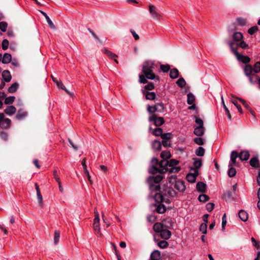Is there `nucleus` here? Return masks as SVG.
Returning <instances> with one entry per match:
<instances>
[{
  "label": "nucleus",
  "instance_id": "obj_1",
  "mask_svg": "<svg viewBox=\"0 0 260 260\" xmlns=\"http://www.w3.org/2000/svg\"><path fill=\"white\" fill-rule=\"evenodd\" d=\"M163 173H160L159 174L154 177H149L148 182L149 184L150 189L152 191H158L160 189L159 182L163 179Z\"/></svg>",
  "mask_w": 260,
  "mask_h": 260
},
{
  "label": "nucleus",
  "instance_id": "obj_2",
  "mask_svg": "<svg viewBox=\"0 0 260 260\" xmlns=\"http://www.w3.org/2000/svg\"><path fill=\"white\" fill-rule=\"evenodd\" d=\"M158 167L152 166L149 169V173L150 174H155L157 172L165 173L169 171V161L167 159L161 160L158 164Z\"/></svg>",
  "mask_w": 260,
  "mask_h": 260
},
{
  "label": "nucleus",
  "instance_id": "obj_3",
  "mask_svg": "<svg viewBox=\"0 0 260 260\" xmlns=\"http://www.w3.org/2000/svg\"><path fill=\"white\" fill-rule=\"evenodd\" d=\"M227 44L229 45L232 52L236 56L237 59L244 63H247L250 61V59L247 56H244L238 52L237 47H234V43L233 41L227 40Z\"/></svg>",
  "mask_w": 260,
  "mask_h": 260
},
{
  "label": "nucleus",
  "instance_id": "obj_4",
  "mask_svg": "<svg viewBox=\"0 0 260 260\" xmlns=\"http://www.w3.org/2000/svg\"><path fill=\"white\" fill-rule=\"evenodd\" d=\"M244 70L245 75L248 77L249 81L251 84H254L257 82L258 76L253 73L252 67L251 65H246Z\"/></svg>",
  "mask_w": 260,
  "mask_h": 260
},
{
  "label": "nucleus",
  "instance_id": "obj_5",
  "mask_svg": "<svg viewBox=\"0 0 260 260\" xmlns=\"http://www.w3.org/2000/svg\"><path fill=\"white\" fill-rule=\"evenodd\" d=\"M154 69H152L149 70L148 72H147L146 73L143 75H139V82L141 83H147V80H153L155 78L156 75L154 73Z\"/></svg>",
  "mask_w": 260,
  "mask_h": 260
},
{
  "label": "nucleus",
  "instance_id": "obj_6",
  "mask_svg": "<svg viewBox=\"0 0 260 260\" xmlns=\"http://www.w3.org/2000/svg\"><path fill=\"white\" fill-rule=\"evenodd\" d=\"M178 161L175 159H172L169 161V168L170 172H178L180 170L179 167H177L178 164Z\"/></svg>",
  "mask_w": 260,
  "mask_h": 260
},
{
  "label": "nucleus",
  "instance_id": "obj_7",
  "mask_svg": "<svg viewBox=\"0 0 260 260\" xmlns=\"http://www.w3.org/2000/svg\"><path fill=\"white\" fill-rule=\"evenodd\" d=\"M149 120L150 121H153L154 122V124L156 126H161L165 122L164 119L162 117H157L155 115H152L150 116L149 117Z\"/></svg>",
  "mask_w": 260,
  "mask_h": 260
},
{
  "label": "nucleus",
  "instance_id": "obj_8",
  "mask_svg": "<svg viewBox=\"0 0 260 260\" xmlns=\"http://www.w3.org/2000/svg\"><path fill=\"white\" fill-rule=\"evenodd\" d=\"M154 63L150 60L146 61L142 66V72L144 75L152 69H155Z\"/></svg>",
  "mask_w": 260,
  "mask_h": 260
},
{
  "label": "nucleus",
  "instance_id": "obj_9",
  "mask_svg": "<svg viewBox=\"0 0 260 260\" xmlns=\"http://www.w3.org/2000/svg\"><path fill=\"white\" fill-rule=\"evenodd\" d=\"M149 12L150 13L151 16L154 19L159 20L161 19V15L159 13H158L155 6L152 5L149 6Z\"/></svg>",
  "mask_w": 260,
  "mask_h": 260
},
{
  "label": "nucleus",
  "instance_id": "obj_10",
  "mask_svg": "<svg viewBox=\"0 0 260 260\" xmlns=\"http://www.w3.org/2000/svg\"><path fill=\"white\" fill-rule=\"evenodd\" d=\"M238 156V153L236 151H232L231 152L229 166H237L236 159L239 157Z\"/></svg>",
  "mask_w": 260,
  "mask_h": 260
},
{
  "label": "nucleus",
  "instance_id": "obj_11",
  "mask_svg": "<svg viewBox=\"0 0 260 260\" xmlns=\"http://www.w3.org/2000/svg\"><path fill=\"white\" fill-rule=\"evenodd\" d=\"M232 38L233 39V40H229L233 41L235 45H236V43H238L243 40V34L240 32H236L233 34ZM227 40H226L225 42H226ZM226 43H227V42Z\"/></svg>",
  "mask_w": 260,
  "mask_h": 260
},
{
  "label": "nucleus",
  "instance_id": "obj_12",
  "mask_svg": "<svg viewBox=\"0 0 260 260\" xmlns=\"http://www.w3.org/2000/svg\"><path fill=\"white\" fill-rule=\"evenodd\" d=\"M100 220V217H98V215L94 217L93 223V226L96 234L101 235Z\"/></svg>",
  "mask_w": 260,
  "mask_h": 260
},
{
  "label": "nucleus",
  "instance_id": "obj_13",
  "mask_svg": "<svg viewBox=\"0 0 260 260\" xmlns=\"http://www.w3.org/2000/svg\"><path fill=\"white\" fill-rule=\"evenodd\" d=\"M158 107H160L161 110L164 109V105L162 103H158L153 106L148 105L147 107V111L150 113H154L157 111H160L161 110H158Z\"/></svg>",
  "mask_w": 260,
  "mask_h": 260
},
{
  "label": "nucleus",
  "instance_id": "obj_14",
  "mask_svg": "<svg viewBox=\"0 0 260 260\" xmlns=\"http://www.w3.org/2000/svg\"><path fill=\"white\" fill-rule=\"evenodd\" d=\"M174 187L176 189L180 192H183L185 190L186 187L184 182L182 181H176L174 185Z\"/></svg>",
  "mask_w": 260,
  "mask_h": 260
},
{
  "label": "nucleus",
  "instance_id": "obj_15",
  "mask_svg": "<svg viewBox=\"0 0 260 260\" xmlns=\"http://www.w3.org/2000/svg\"><path fill=\"white\" fill-rule=\"evenodd\" d=\"M193 173H189L186 176V180L190 183H193L196 181L197 177L198 176L199 173L198 171L194 170Z\"/></svg>",
  "mask_w": 260,
  "mask_h": 260
},
{
  "label": "nucleus",
  "instance_id": "obj_16",
  "mask_svg": "<svg viewBox=\"0 0 260 260\" xmlns=\"http://www.w3.org/2000/svg\"><path fill=\"white\" fill-rule=\"evenodd\" d=\"M250 165L255 168H260V163L257 156L252 157L249 161Z\"/></svg>",
  "mask_w": 260,
  "mask_h": 260
},
{
  "label": "nucleus",
  "instance_id": "obj_17",
  "mask_svg": "<svg viewBox=\"0 0 260 260\" xmlns=\"http://www.w3.org/2000/svg\"><path fill=\"white\" fill-rule=\"evenodd\" d=\"M166 196H167L166 192H164L163 190H160V192L155 193L154 196V199L156 202L160 203L164 200V197Z\"/></svg>",
  "mask_w": 260,
  "mask_h": 260
},
{
  "label": "nucleus",
  "instance_id": "obj_18",
  "mask_svg": "<svg viewBox=\"0 0 260 260\" xmlns=\"http://www.w3.org/2000/svg\"><path fill=\"white\" fill-rule=\"evenodd\" d=\"M11 124V121L10 119L8 118H4L0 122V127L3 129H8L10 127Z\"/></svg>",
  "mask_w": 260,
  "mask_h": 260
},
{
  "label": "nucleus",
  "instance_id": "obj_19",
  "mask_svg": "<svg viewBox=\"0 0 260 260\" xmlns=\"http://www.w3.org/2000/svg\"><path fill=\"white\" fill-rule=\"evenodd\" d=\"M172 235L171 232L167 229H163L159 233V236L162 239L165 240H168L170 238Z\"/></svg>",
  "mask_w": 260,
  "mask_h": 260
},
{
  "label": "nucleus",
  "instance_id": "obj_20",
  "mask_svg": "<svg viewBox=\"0 0 260 260\" xmlns=\"http://www.w3.org/2000/svg\"><path fill=\"white\" fill-rule=\"evenodd\" d=\"M238 157L242 161H246L247 160L250 156V154L248 151L243 150L240 152V153H238Z\"/></svg>",
  "mask_w": 260,
  "mask_h": 260
},
{
  "label": "nucleus",
  "instance_id": "obj_21",
  "mask_svg": "<svg viewBox=\"0 0 260 260\" xmlns=\"http://www.w3.org/2000/svg\"><path fill=\"white\" fill-rule=\"evenodd\" d=\"M27 115V113L23 109H19L17 114L16 115V118L18 120H21L26 117Z\"/></svg>",
  "mask_w": 260,
  "mask_h": 260
},
{
  "label": "nucleus",
  "instance_id": "obj_22",
  "mask_svg": "<svg viewBox=\"0 0 260 260\" xmlns=\"http://www.w3.org/2000/svg\"><path fill=\"white\" fill-rule=\"evenodd\" d=\"M35 187H36L37 198H38V201L39 205L40 207H42L43 206V198L41 195L40 189L39 188V186L38 185V184L37 183H35Z\"/></svg>",
  "mask_w": 260,
  "mask_h": 260
},
{
  "label": "nucleus",
  "instance_id": "obj_23",
  "mask_svg": "<svg viewBox=\"0 0 260 260\" xmlns=\"http://www.w3.org/2000/svg\"><path fill=\"white\" fill-rule=\"evenodd\" d=\"M205 127L197 126L194 129L193 133L198 137L202 136L205 133Z\"/></svg>",
  "mask_w": 260,
  "mask_h": 260
},
{
  "label": "nucleus",
  "instance_id": "obj_24",
  "mask_svg": "<svg viewBox=\"0 0 260 260\" xmlns=\"http://www.w3.org/2000/svg\"><path fill=\"white\" fill-rule=\"evenodd\" d=\"M196 188L198 191L204 192L206 190V184L203 182H199L197 184Z\"/></svg>",
  "mask_w": 260,
  "mask_h": 260
},
{
  "label": "nucleus",
  "instance_id": "obj_25",
  "mask_svg": "<svg viewBox=\"0 0 260 260\" xmlns=\"http://www.w3.org/2000/svg\"><path fill=\"white\" fill-rule=\"evenodd\" d=\"M4 112L7 115L11 116L16 112V108L13 106H9L5 109Z\"/></svg>",
  "mask_w": 260,
  "mask_h": 260
},
{
  "label": "nucleus",
  "instance_id": "obj_26",
  "mask_svg": "<svg viewBox=\"0 0 260 260\" xmlns=\"http://www.w3.org/2000/svg\"><path fill=\"white\" fill-rule=\"evenodd\" d=\"M2 77L4 81L7 82H10L12 79L10 72L8 70H5L3 72Z\"/></svg>",
  "mask_w": 260,
  "mask_h": 260
},
{
  "label": "nucleus",
  "instance_id": "obj_27",
  "mask_svg": "<svg viewBox=\"0 0 260 260\" xmlns=\"http://www.w3.org/2000/svg\"><path fill=\"white\" fill-rule=\"evenodd\" d=\"M153 228L155 232L160 233L164 229V226L161 222H156L153 225Z\"/></svg>",
  "mask_w": 260,
  "mask_h": 260
},
{
  "label": "nucleus",
  "instance_id": "obj_28",
  "mask_svg": "<svg viewBox=\"0 0 260 260\" xmlns=\"http://www.w3.org/2000/svg\"><path fill=\"white\" fill-rule=\"evenodd\" d=\"M202 165V159L201 158L198 159L196 158H193V166L194 169L191 168V170L194 171V170H198L201 168Z\"/></svg>",
  "mask_w": 260,
  "mask_h": 260
},
{
  "label": "nucleus",
  "instance_id": "obj_29",
  "mask_svg": "<svg viewBox=\"0 0 260 260\" xmlns=\"http://www.w3.org/2000/svg\"><path fill=\"white\" fill-rule=\"evenodd\" d=\"M12 59V56L10 54L5 53L3 56H2V61L3 63L6 64L11 62Z\"/></svg>",
  "mask_w": 260,
  "mask_h": 260
},
{
  "label": "nucleus",
  "instance_id": "obj_30",
  "mask_svg": "<svg viewBox=\"0 0 260 260\" xmlns=\"http://www.w3.org/2000/svg\"><path fill=\"white\" fill-rule=\"evenodd\" d=\"M143 92L147 100H154L155 99L156 94L154 92L145 91L144 90Z\"/></svg>",
  "mask_w": 260,
  "mask_h": 260
},
{
  "label": "nucleus",
  "instance_id": "obj_31",
  "mask_svg": "<svg viewBox=\"0 0 260 260\" xmlns=\"http://www.w3.org/2000/svg\"><path fill=\"white\" fill-rule=\"evenodd\" d=\"M150 260H159L160 258V252L157 250H154L150 255Z\"/></svg>",
  "mask_w": 260,
  "mask_h": 260
},
{
  "label": "nucleus",
  "instance_id": "obj_32",
  "mask_svg": "<svg viewBox=\"0 0 260 260\" xmlns=\"http://www.w3.org/2000/svg\"><path fill=\"white\" fill-rule=\"evenodd\" d=\"M164 192H166L167 193V196L173 197H175L176 194V192L171 187H166V188L163 189Z\"/></svg>",
  "mask_w": 260,
  "mask_h": 260
},
{
  "label": "nucleus",
  "instance_id": "obj_33",
  "mask_svg": "<svg viewBox=\"0 0 260 260\" xmlns=\"http://www.w3.org/2000/svg\"><path fill=\"white\" fill-rule=\"evenodd\" d=\"M40 12L43 15V16L45 17L46 21H47L49 26H50V27L51 28L54 29L55 28V26L54 24H53V23L52 22V21H51V20L50 19V18H49V17L47 15V14L45 12H44L42 11H40Z\"/></svg>",
  "mask_w": 260,
  "mask_h": 260
},
{
  "label": "nucleus",
  "instance_id": "obj_34",
  "mask_svg": "<svg viewBox=\"0 0 260 260\" xmlns=\"http://www.w3.org/2000/svg\"><path fill=\"white\" fill-rule=\"evenodd\" d=\"M152 146L155 150L159 151L161 148V143L159 141L155 140L153 141Z\"/></svg>",
  "mask_w": 260,
  "mask_h": 260
},
{
  "label": "nucleus",
  "instance_id": "obj_35",
  "mask_svg": "<svg viewBox=\"0 0 260 260\" xmlns=\"http://www.w3.org/2000/svg\"><path fill=\"white\" fill-rule=\"evenodd\" d=\"M239 217L243 221H246L248 219V214L244 210H240L239 212Z\"/></svg>",
  "mask_w": 260,
  "mask_h": 260
},
{
  "label": "nucleus",
  "instance_id": "obj_36",
  "mask_svg": "<svg viewBox=\"0 0 260 260\" xmlns=\"http://www.w3.org/2000/svg\"><path fill=\"white\" fill-rule=\"evenodd\" d=\"M154 205L156 206V211L158 213L162 214L166 212V208L164 205L159 204L156 206V205L155 204Z\"/></svg>",
  "mask_w": 260,
  "mask_h": 260
},
{
  "label": "nucleus",
  "instance_id": "obj_37",
  "mask_svg": "<svg viewBox=\"0 0 260 260\" xmlns=\"http://www.w3.org/2000/svg\"><path fill=\"white\" fill-rule=\"evenodd\" d=\"M233 194L232 191H226L223 194V198L226 201L232 200L233 199Z\"/></svg>",
  "mask_w": 260,
  "mask_h": 260
},
{
  "label": "nucleus",
  "instance_id": "obj_38",
  "mask_svg": "<svg viewBox=\"0 0 260 260\" xmlns=\"http://www.w3.org/2000/svg\"><path fill=\"white\" fill-rule=\"evenodd\" d=\"M237 99L241 102V103L243 104V105L244 106V107L245 108H246L248 110H249V111L250 112V113L252 115H254V112L252 111V110L251 109V108L249 106V105H248V104L246 103V101H245L244 100L241 99V98H237Z\"/></svg>",
  "mask_w": 260,
  "mask_h": 260
},
{
  "label": "nucleus",
  "instance_id": "obj_39",
  "mask_svg": "<svg viewBox=\"0 0 260 260\" xmlns=\"http://www.w3.org/2000/svg\"><path fill=\"white\" fill-rule=\"evenodd\" d=\"M179 76V71L178 70L175 68L170 70V77L172 79H176L178 78Z\"/></svg>",
  "mask_w": 260,
  "mask_h": 260
},
{
  "label": "nucleus",
  "instance_id": "obj_40",
  "mask_svg": "<svg viewBox=\"0 0 260 260\" xmlns=\"http://www.w3.org/2000/svg\"><path fill=\"white\" fill-rule=\"evenodd\" d=\"M240 47L243 49L248 48V45L243 40L238 43H236V46L235 47Z\"/></svg>",
  "mask_w": 260,
  "mask_h": 260
},
{
  "label": "nucleus",
  "instance_id": "obj_41",
  "mask_svg": "<svg viewBox=\"0 0 260 260\" xmlns=\"http://www.w3.org/2000/svg\"><path fill=\"white\" fill-rule=\"evenodd\" d=\"M103 51L111 59H115V58H117L118 57V56L116 54L112 52L111 51L106 49H104L103 50Z\"/></svg>",
  "mask_w": 260,
  "mask_h": 260
},
{
  "label": "nucleus",
  "instance_id": "obj_42",
  "mask_svg": "<svg viewBox=\"0 0 260 260\" xmlns=\"http://www.w3.org/2000/svg\"><path fill=\"white\" fill-rule=\"evenodd\" d=\"M19 84L17 83L12 84L8 88V91L10 93H13L15 92L18 88Z\"/></svg>",
  "mask_w": 260,
  "mask_h": 260
},
{
  "label": "nucleus",
  "instance_id": "obj_43",
  "mask_svg": "<svg viewBox=\"0 0 260 260\" xmlns=\"http://www.w3.org/2000/svg\"><path fill=\"white\" fill-rule=\"evenodd\" d=\"M195 100V96L192 93L190 92L187 94V103L188 105L194 103Z\"/></svg>",
  "mask_w": 260,
  "mask_h": 260
},
{
  "label": "nucleus",
  "instance_id": "obj_44",
  "mask_svg": "<svg viewBox=\"0 0 260 260\" xmlns=\"http://www.w3.org/2000/svg\"><path fill=\"white\" fill-rule=\"evenodd\" d=\"M234 166H229L228 175L230 177H233L236 175V170Z\"/></svg>",
  "mask_w": 260,
  "mask_h": 260
},
{
  "label": "nucleus",
  "instance_id": "obj_45",
  "mask_svg": "<svg viewBox=\"0 0 260 260\" xmlns=\"http://www.w3.org/2000/svg\"><path fill=\"white\" fill-rule=\"evenodd\" d=\"M176 84L179 87L183 88L186 85V81L183 78L181 77L177 81Z\"/></svg>",
  "mask_w": 260,
  "mask_h": 260
},
{
  "label": "nucleus",
  "instance_id": "obj_46",
  "mask_svg": "<svg viewBox=\"0 0 260 260\" xmlns=\"http://www.w3.org/2000/svg\"><path fill=\"white\" fill-rule=\"evenodd\" d=\"M160 156L164 159H167L171 157V155L169 151H164L160 153Z\"/></svg>",
  "mask_w": 260,
  "mask_h": 260
},
{
  "label": "nucleus",
  "instance_id": "obj_47",
  "mask_svg": "<svg viewBox=\"0 0 260 260\" xmlns=\"http://www.w3.org/2000/svg\"><path fill=\"white\" fill-rule=\"evenodd\" d=\"M205 154V149L202 147H199L196 150V154L199 156H203Z\"/></svg>",
  "mask_w": 260,
  "mask_h": 260
},
{
  "label": "nucleus",
  "instance_id": "obj_48",
  "mask_svg": "<svg viewBox=\"0 0 260 260\" xmlns=\"http://www.w3.org/2000/svg\"><path fill=\"white\" fill-rule=\"evenodd\" d=\"M253 69V73L257 74L260 72V61L256 62L254 66Z\"/></svg>",
  "mask_w": 260,
  "mask_h": 260
},
{
  "label": "nucleus",
  "instance_id": "obj_49",
  "mask_svg": "<svg viewBox=\"0 0 260 260\" xmlns=\"http://www.w3.org/2000/svg\"><path fill=\"white\" fill-rule=\"evenodd\" d=\"M157 245L161 248H165L168 247L169 243L166 240H161L157 243Z\"/></svg>",
  "mask_w": 260,
  "mask_h": 260
},
{
  "label": "nucleus",
  "instance_id": "obj_50",
  "mask_svg": "<svg viewBox=\"0 0 260 260\" xmlns=\"http://www.w3.org/2000/svg\"><path fill=\"white\" fill-rule=\"evenodd\" d=\"M15 99V97L14 96H10L7 98H6L5 100V104L7 105H10L12 104Z\"/></svg>",
  "mask_w": 260,
  "mask_h": 260
},
{
  "label": "nucleus",
  "instance_id": "obj_51",
  "mask_svg": "<svg viewBox=\"0 0 260 260\" xmlns=\"http://www.w3.org/2000/svg\"><path fill=\"white\" fill-rule=\"evenodd\" d=\"M162 133V129L161 128L157 127L155 128L152 134L155 136H161Z\"/></svg>",
  "mask_w": 260,
  "mask_h": 260
},
{
  "label": "nucleus",
  "instance_id": "obj_52",
  "mask_svg": "<svg viewBox=\"0 0 260 260\" xmlns=\"http://www.w3.org/2000/svg\"><path fill=\"white\" fill-rule=\"evenodd\" d=\"M221 100H222V103L223 107L224 110L225 111V112L226 114L227 115L229 119L230 120L231 119V114L230 113V111H229L228 108L226 107V105L224 104L223 97H221Z\"/></svg>",
  "mask_w": 260,
  "mask_h": 260
},
{
  "label": "nucleus",
  "instance_id": "obj_53",
  "mask_svg": "<svg viewBox=\"0 0 260 260\" xmlns=\"http://www.w3.org/2000/svg\"><path fill=\"white\" fill-rule=\"evenodd\" d=\"M209 199V197L205 194H200L198 197V200L200 202H205L208 201Z\"/></svg>",
  "mask_w": 260,
  "mask_h": 260
},
{
  "label": "nucleus",
  "instance_id": "obj_54",
  "mask_svg": "<svg viewBox=\"0 0 260 260\" xmlns=\"http://www.w3.org/2000/svg\"><path fill=\"white\" fill-rule=\"evenodd\" d=\"M237 22L240 26H244L246 24V19L243 18H238L237 19Z\"/></svg>",
  "mask_w": 260,
  "mask_h": 260
},
{
  "label": "nucleus",
  "instance_id": "obj_55",
  "mask_svg": "<svg viewBox=\"0 0 260 260\" xmlns=\"http://www.w3.org/2000/svg\"><path fill=\"white\" fill-rule=\"evenodd\" d=\"M172 137V134L170 133H162L161 138L162 140H170Z\"/></svg>",
  "mask_w": 260,
  "mask_h": 260
},
{
  "label": "nucleus",
  "instance_id": "obj_56",
  "mask_svg": "<svg viewBox=\"0 0 260 260\" xmlns=\"http://www.w3.org/2000/svg\"><path fill=\"white\" fill-rule=\"evenodd\" d=\"M207 225L206 223H203L200 225V231L202 232L203 234H206L207 233Z\"/></svg>",
  "mask_w": 260,
  "mask_h": 260
},
{
  "label": "nucleus",
  "instance_id": "obj_57",
  "mask_svg": "<svg viewBox=\"0 0 260 260\" xmlns=\"http://www.w3.org/2000/svg\"><path fill=\"white\" fill-rule=\"evenodd\" d=\"M8 24L7 22L4 21L0 22V30L3 32H5L7 30Z\"/></svg>",
  "mask_w": 260,
  "mask_h": 260
},
{
  "label": "nucleus",
  "instance_id": "obj_58",
  "mask_svg": "<svg viewBox=\"0 0 260 260\" xmlns=\"http://www.w3.org/2000/svg\"><path fill=\"white\" fill-rule=\"evenodd\" d=\"M60 238V233L59 231H56L54 232V243L56 245L57 244Z\"/></svg>",
  "mask_w": 260,
  "mask_h": 260
},
{
  "label": "nucleus",
  "instance_id": "obj_59",
  "mask_svg": "<svg viewBox=\"0 0 260 260\" xmlns=\"http://www.w3.org/2000/svg\"><path fill=\"white\" fill-rule=\"evenodd\" d=\"M194 142L199 145H203L204 144V140L201 137L195 138Z\"/></svg>",
  "mask_w": 260,
  "mask_h": 260
},
{
  "label": "nucleus",
  "instance_id": "obj_60",
  "mask_svg": "<svg viewBox=\"0 0 260 260\" xmlns=\"http://www.w3.org/2000/svg\"><path fill=\"white\" fill-rule=\"evenodd\" d=\"M160 68L161 70L164 73L168 72L170 69V66L168 64H161Z\"/></svg>",
  "mask_w": 260,
  "mask_h": 260
},
{
  "label": "nucleus",
  "instance_id": "obj_61",
  "mask_svg": "<svg viewBox=\"0 0 260 260\" xmlns=\"http://www.w3.org/2000/svg\"><path fill=\"white\" fill-rule=\"evenodd\" d=\"M9 45V41L7 40H6V39H4L2 43V49L3 50L7 49L8 48Z\"/></svg>",
  "mask_w": 260,
  "mask_h": 260
},
{
  "label": "nucleus",
  "instance_id": "obj_62",
  "mask_svg": "<svg viewBox=\"0 0 260 260\" xmlns=\"http://www.w3.org/2000/svg\"><path fill=\"white\" fill-rule=\"evenodd\" d=\"M258 30V27L257 26H254L251 27H250L248 30V32L252 35L254 34L255 32H256Z\"/></svg>",
  "mask_w": 260,
  "mask_h": 260
},
{
  "label": "nucleus",
  "instance_id": "obj_63",
  "mask_svg": "<svg viewBox=\"0 0 260 260\" xmlns=\"http://www.w3.org/2000/svg\"><path fill=\"white\" fill-rule=\"evenodd\" d=\"M232 103L234 104V105L237 107L238 111L241 113V114H242L243 113V111H242V108L241 107V106L238 104V102L236 100H233L232 101Z\"/></svg>",
  "mask_w": 260,
  "mask_h": 260
},
{
  "label": "nucleus",
  "instance_id": "obj_64",
  "mask_svg": "<svg viewBox=\"0 0 260 260\" xmlns=\"http://www.w3.org/2000/svg\"><path fill=\"white\" fill-rule=\"evenodd\" d=\"M214 207V204L212 203H208L206 205V209L208 212H211Z\"/></svg>",
  "mask_w": 260,
  "mask_h": 260
}]
</instances>
